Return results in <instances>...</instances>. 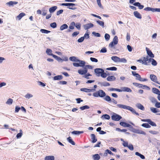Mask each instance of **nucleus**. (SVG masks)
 Instances as JSON below:
<instances>
[{
    "mask_svg": "<svg viewBox=\"0 0 160 160\" xmlns=\"http://www.w3.org/2000/svg\"><path fill=\"white\" fill-rule=\"evenodd\" d=\"M116 106L120 108L128 110L131 111L133 113L138 116L139 115V113L136 112L134 109L129 106L119 104H117Z\"/></svg>",
    "mask_w": 160,
    "mask_h": 160,
    "instance_id": "f257e3e1",
    "label": "nucleus"
},
{
    "mask_svg": "<svg viewBox=\"0 0 160 160\" xmlns=\"http://www.w3.org/2000/svg\"><path fill=\"white\" fill-rule=\"evenodd\" d=\"M118 37L117 36H115L114 37L112 41L109 43V47L112 48H114L115 46L118 44Z\"/></svg>",
    "mask_w": 160,
    "mask_h": 160,
    "instance_id": "f03ea898",
    "label": "nucleus"
},
{
    "mask_svg": "<svg viewBox=\"0 0 160 160\" xmlns=\"http://www.w3.org/2000/svg\"><path fill=\"white\" fill-rule=\"evenodd\" d=\"M77 62H78L79 63L76 62L73 63V65L75 67H83L86 64V62L82 60H80V61H78Z\"/></svg>",
    "mask_w": 160,
    "mask_h": 160,
    "instance_id": "7ed1b4c3",
    "label": "nucleus"
},
{
    "mask_svg": "<svg viewBox=\"0 0 160 160\" xmlns=\"http://www.w3.org/2000/svg\"><path fill=\"white\" fill-rule=\"evenodd\" d=\"M122 118V117L116 113H113L111 116L112 119L113 120L118 121Z\"/></svg>",
    "mask_w": 160,
    "mask_h": 160,
    "instance_id": "20e7f679",
    "label": "nucleus"
},
{
    "mask_svg": "<svg viewBox=\"0 0 160 160\" xmlns=\"http://www.w3.org/2000/svg\"><path fill=\"white\" fill-rule=\"evenodd\" d=\"M141 121L143 122H148L152 126H156L157 125L156 123L152 121L151 119H142Z\"/></svg>",
    "mask_w": 160,
    "mask_h": 160,
    "instance_id": "39448f33",
    "label": "nucleus"
},
{
    "mask_svg": "<svg viewBox=\"0 0 160 160\" xmlns=\"http://www.w3.org/2000/svg\"><path fill=\"white\" fill-rule=\"evenodd\" d=\"M151 80L153 82L160 85V82L157 81V78L156 76L154 74H151L150 76Z\"/></svg>",
    "mask_w": 160,
    "mask_h": 160,
    "instance_id": "423d86ee",
    "label": "nucleus"
},
{
    "mask_svg": "<svg viewBox=\"0 0 160 160\" xmlns=\"http://www.w3.org/2000/svg\"><path fill=\"white\" fill-rule=\"evenodd\" d=\"M103 70L101 68H97L94 69V72L96 73L97 76L99 77L100 76L102 73L103 72Z\"/></svg>",
    "mask_w": 160,
    "mask_h": 160,
    "instance_id": "0eeeda50",
    "label": "nucleus"
},
{
    "mask_svg": "<svg viewBox=\"0 0 160 160\" xmlns=\"http://www.w3.org/2000/svg\"><path fill=\"white\" fill-rule=\"evenodd\" d=\"M152 58H150L147 56L144 57V64L147 65L148 63L151 62Z\"/></svg>",
    "mask_w": 160,
    "mask_h": 160,
    "instance_id": "6e6552de",
    "label": "nucleus"
},
{
    "mask_svg": "<svg viewBox=\"0 0 160 160\" xmlns=\"http://www.w3.org/2000/svg\"><path fill=\"white\" fill-rule=\"evenodd\" d=\"M88 72V70L87 68H84V69H79L78 70V72L80 75H84L86 74Z\"/></svg>",
    "mask_w": 160,
    "mask_h": 160,
    "instance_id": "1a4fd4ad",
    "label": "nucleus"
},
{
    "mask_svg": "<svg viewBox=\"0 0 160 160\" xmlns=\"http://www.w3.org/2000/svg\"><path fill=\"white\" fill-rule=\"evenodd\" d=\"M98 84L101 87H107L109 86L110 85V84L107 82H98Z\"/></svg>",
    "mask_w": 160,
    "mask_h": 160,
    "instance_id": "9d476101",
    "label": "nucleus"
},
{
    "mask_svg": "<svg viewBox=\"0 0 160 160\" xmlns=\"http://www.w3.org/2000/svg\"><path fill=\"white\" fill-rule=\"evenodd\" d=\"M80 90L86 92H90L95 91V89H89L87 88H82L80 89Z\"/></svg>",
    "mask_w": 160,
    "mask_h": 160,
    "instance_id": "9b49d317",
    "label": "nucleus"
},
{
    "mask_svg": "<svg viewBox=\"0 0 160 160\" xmlns=\"http://www.w3.org/2000/svg\"><path fill=\"white\" fill-rule=\"evenodd\" d=\"M93 24L92 23H88L83 25L84 28L85 30H87L93 27Z\"/></svg>",
    "mask_w": 160,
    "mask_h": 160,
    "instance_id": "f8f14e48",
    "label": "nucleus"
},
{
    "mask_svg": "<svg viewBox=\"0 0 160 160\" xmlns=\"http://www.w3.org/2000/svg\"><path fill=\"white\" fill-rule=\"evenodd\" d=\"M120 89L121 91V92H131L132 91L130 88L126 87H122Z\"/></svg>",
    "mask_w": 160,
    "mask_h": 160,
    "instance_id": "ddd939ff",
    "label": "nucleus"
},
{
    "mask_svg": "<svg viewBox=\"0 0 160 160\" xmlns=\"http://www.w3.org/2000/svg\"><path fill=\"white\" fill-rule=\"evenodd\" d=\"M69 59L70 61L72 62H77L78 61H80V60L78 59L77 57L75 56L70 57Z\"/></svg>",
    "mask_w": 160,
    "mask_h": 160,
    "instance_id": "4468645a",
    "label": "nucleus"
},
{
    "mask_svg": "<svg viewBox=\"0 0 160 160\" xmlns=\"http://www.w3.org/2000/svg\"><path fill=\"white\" fill-rule=\"evenodd\" d=\"M146 49L147 50V53L148 55L151 58H154V55L152 53L151 51L149 50L147 48H146Z\"/></svg>",
    "mask_w": 160,
    "mask_h": 160,
    "instance_id": "2eb2a0df",
    "label": "nucleus"
},
{
    "mask_svg": "<svg viewBox=\"0 0 160 160\" xmlns=\"http://www.w3.org/2000/svg\"><path fill=\"white\" fill-rule=\"evenodd\" d=\"M134 16L137 18L139 19L142 18V16L140 14L138 11H135L133 12Z\"/></svg>",
    "mask_w": 160,
    "mask_h": 160,
    "instance_id": "dca6fc26",
    "label": "nucleus"
},
{
    "mask_svg": "<svg viewBox=\"0 0 160 160\" xmlns=\"http://www.w3.org/2000/svg\"><path fill=\"white\" fill-rule=\"evenodd\" d=\"M120 125L124 127L130 128L131 127L130 125L124 122H121L120 123Z\"/></svg>",
    "mask_w": 160,
    "mask_h": 160,
    "instance_id": "f3484780",
    "label": "nucleus"
},
{
    "mask_svg": "<svg viewBox=\"0 0 160 160\" xmlns=\"http://www.w3.org/2000/svg\"><path fill=\"white\" fill-rule=\"evenodd\" d=\"M107 80L108 81H113L115 80L116 78L114 76H111L108 77L107 78Z\"/></svg>",
    "mask_w": 160,
    "mask_h": 160,
    "instance_id": "a211bd4d",
    "label": "nucleus"
},
{
    "mask_svg": "<svg viewBox=\"0 0 160 160\" xmlns=\"http://www.w3.org/2000/svg\"><path fill=\"white\" fill-rule=\"evenodd\" d=\"M132 72L133 75L137 78L136 79L139 80L141 78L140 76L138 73H136L135 72L132 71Z\"/></svg>",
    "mask_w": 160,
    "mask_h": 160,
    "instance_id": "6ab92c4d",
    "label": "nucleus"
},
{
    "mask_svg": "<svg viewBox=\"0 0 160 160\" xmlns=\"http://www.w3.org/2000/svg\"><path fill=\"white\" fill-rule=\"evenodd\" d=\"M136 106L138 109L142 110H144V108L142 105L139 103H137L136 104Z\"/></svg>",
    "mask_w": 160,
    "mask_h": 160,
    "instance_id": "aec40b11",
    "label": "nucleus"
},
{
    "mask_svg": "<svg viewBox=\"0 0 160 160\" xmlns=\"http://www.w3.org/2000/svg\"><path fill=\"white\" fill-rule=\"evenodd\" d=\"M111 59L115 62H119V58L116 56H113L111 57Z\"/></svg>",
    "mask_w": 160,
    "mask_h": 160,
    "instance_id": "412c9836",
    "label": "nucleus"
},
{
    "mask_svg": "<svg viewBox=\"0 0 160 160\" xmlns=\"http://www.w3.org/2000/svg\"><path fill=\"white\" fill-rule=\"evenodd\" d=\"M93 96L96 98H98L100 97V90L96 92H93L92 94Z\"/></svg>",
    "mask_w": 160,
    "mask_h": 160,
    "instance_id": "4be33fe9",
    "label": "nucleus"
},
{
    "mask_svg": "<svg viewBox=\"0 0 160 160\" xmlns=\"http://www.w3.org/2000/svg\"><path fill=\"white\" fill-rule=\"evenodd\" d=\"M57 7L56 6H54L49 8V11L50 13L54 12L57 9Z\"/></svg>",
    "mask_w": 160,
    "mask_h": 160,
    "instance_id": "5701e85b",
    "label": "nucleus"
},
{
    "mask_svg": "<svg viewBox=\"0 0 160 160\" xmlns=\"http://www.w3.org/2000/svg\"><path fill=\"white\" fill-rule=\"evenodd\" d=\"M133 5L135 6H138L139 8L140 9H142L144 7L142 5H141L140 3L139 2H136L134 3L133 4Z\"/></svg>",
    "mask_w": 160,
    "mask_h": 160,
    "instance_id": "b1692460",
    "label": "nucleus"
},
{
    "mask_svg": "<svg viewBox=\"0 0 160 160\" xmlns=\"http://www.w3.org/2000/svg\"><path fill=\"white\" fill-rule=\"evenodd\" d=\"M18 3V2L16 1H10L6 3L7 5L9 6H13L14 5Z\"/></svg>",
    "mask_w": 160,
    "mask_h": 160,
    "instance_id": "393cba45",
    "label": "nucleus"
},
{
    "mask_svg": "<svg viewBox=\"0 0 160 160\" xmlns=\"http://www.w3.org/2000/svg\"><path fill=\"white\" fill-rule=\"evenodd\" d=\"M63 77L60 75L55 76L53 77V79L54 80H59L62 79Z\"/></svg>",
    "mask_w": 160,
    "mask_h": 160,
    "instance_id": "a878e982",
    "label": "nucleus"
},
{
    "mask_svg": "<svg viewBox=\"0 0 160 160\" xmlns=\"http://www.w3.org/2000/svg\"><path fill=\"white\" fill-rule=\"evenodd\" d=\"M92 158L93 160H99L100 158V157L99 154H97L93 155Z\"/></svg>",
    "mask_w": 160,
    "mask_h": 160,
    "instance_id": "bb28decb",
    "label": "nucleus"
},
{
    "mask_svg": "<svg viewBox=\"0 0 160 160\" xmlns=\"http://www.w3.org/2000/svg\"><path fill=\"white\" fill-rule=\"evenodd\" d=\"M100 98H103L106 95V94L105 92L102 90H100Z\"/></svg>",
    "mask_w": 160,
    "mask_h": 160,
    "instance_id": "cd10ccee",
    "label": "nucleus"
},
{
    "mask_svg": "<svg viewBox=\"0 0 160 160\" xmlns=\"http://www.w3.org/2000/svg\"><path fill=\"white\" fill-rule=\"evenodd\" d=\"M25 15V14L24 12H22L20 13L18 15L17 17V18L19 20H20L22 17Z\"/></svg>",
    "mask_w": 160,
    "mask_h": 160,
    "instance_id": "c85d7f7f",
    "label": "nucleus"
},
{
    "mask_svg": "<svg viewBox=\"0 0 160 160\" xmlns=\"http://www.w3.org/2000/svg\"><path fill=\"white\" fill-rule=\"evenodd\" d=\"M67 140L72 145H75V143L72 139L71 138V137H68L67 138Z\"/></svg>",
    "mask_w": 160,
    "mask_h": 160,
    "instance_id": "c756f323",
    "label": "nucleus"
},
{
    "mask_svg": "<svg viewBox=\"0 0 160 160\" xmlns=\"http://www.w3.org/2000/svg\"><path fill=\"white\" fill-rule=\"evenodd\" d=\"M83 132V131H74L71 132L72 134L78 135L82 133Z\"/></svg>",
    "mask_w": 160,
    "mask_h": 160,
    "instance_id": "7c9ffc66",
    "label": "nucleus"
},
{
    "mask_svg": "<svg viewBox=\"0 0 160 160\" xmlns=\"http://www.w3.org/2000/svg\"><path fill=\"white\" fill-rule=\"evenodd\" d=\"M152 92L155 94H158H158H160V91H159V90L155 88H152Z\"/></svg>",
    "mask_w": 160,
    "mask_h": 160,
    "instance_id": "2f4dec72",
    "label": "nucleus"
},
{
    "mask_svg": "<svg viewBox=\"0 0 160 160\" xmlns=\"http://www.w3.org/2000/svg\"><path fill=\"white\" fill-rule=\"evenodd\" d=\"M44 159L45 160H54V157L52 156H48L45 157Z\"/></svg>",
    "mask_w": 160,
    "mask_h": 160,
    "instance_id": "473e14b6",
    "label": "nucleus"
},
{
    "mask_svg": "<svg viewBox=\"0 0 160 160\" xmlns=\"http://www.w3.org/2000/svg\"><path fill=\"white\" fill-rule=\"evenodd\" d=\"M91 138L92 140V142L93 143H95V142L97 141V139L95 138V135L94 134H92L91 135Z\"/></svg>",
    "mask_w": 160,
    "mask_h": 160,
    "instance_id": "72a5a7b5",
    "label": "nucleus"
},
{
    "mask_svg": "<svg viewBox=\"0 0 160 160\" xmlns=\"http://www.w3.org/2000/svg\"><path fill=\"white\" fill-rule=\"evenodd\" d=\"M52 50L48 48L46 50V52L47 54L49 55L52 56L53 57V55H54L52 53Z\"/></svg>",
    "mask_w": 160,
    "mask_h": 160,
    "instance_id": "f704fd0d",
    "label": "nucleus"
},
{
    "mask_svg": "<svg viewBox=\"0 0 160 160\" xmlns=\"http://www.w3.org/2000/svg\"><path fill=\"white\" fill-rule=\"evenodd\" d=\"M53 57L54 58H55L56 60L59 62H62V59L56 55H53Z\"/></svg>",
    "mask_w": 160,
    "mask_h": 160,
    "instance_id": "c9c22d12",
    "label": "nucleus"
},
{
    "mask_svg": "<svg viewBox=\"0 0 160 160\" xmlns=\"http://www.w3.org/2000/svg\"><path fill=\"white\" fill-rule=\"evenodd\" d=\"M102 118L103 119L109 120L110 118V116L109 115L106 114L103 115L102 117Z\"/></svg>",
    "mask_w": 160,
    "mask_h": 160,
    "instance_id": "e433bc0d",
    "label": "nucleus"
},
{
    "mask_svg": "<svg viewBox=\"0 0 160 160\" xmlns=\"http://www.w3.org/2000/svg\"><path fill=\"white\" fill-rule=\"evenodd\" d=\"M68 28V26L66 24H63L62 25L60 28L61 30H63L64 29H67Z\"/></svg>",
    "mask_w": 160,
    "mask_h": 160,
    "instance_id": "4c0bfd02",
    "label": "nucleus"
},
{
    "mask_svg": "<svg viewBox=\"0 0 160 160\" xmlns=\"http://www.w3.org/2000/svg\"><path fill=\"white\" fill-rule=\"evenodd\" d=\"M135 154L136 155L139 156L142 159H144L145 158L144 155L140 154L138 152H136Z\"/></svg>",
    "mask_w": 160,
    "mask_h": 160,
    "instance_id": "58836bf2",
    "label": "nucleus"
},
{
    "mask_svg": "<svg viewBox=\"0 0 160 160\" xmlns=\"http://www.w3.org/2000/svg\"><path fill=\"white\" fill-rule=\"evenodd\" d=\"M33 97V96L32 94L28 93H27L25 96V97L28 99H29L30 98H32Z\"/></svg>",
    "mask_w": 160,
    "mask_h": 160,
    "instance_id": "ea45409f",
    "label": "nucleus"
},
{
    "mask_svg": "<svg viewBox=\"0 0 160 160\" xmlns=\"http://www.w3.org/2000/svg\"><path fill=\"white\" fill-rule=\"evenodd\" d=\"M136 133L143 134L144 135H146V133L145 132L142 130L138 129H137V131L136 132Z\"/></svg>",
    "mask_w": 160,
    "mask_h": 160,
    "instance_id": "a19ab883",
    "label": "nucleus"
},
{
    "mask_svg": "<svg viewBox=\"0 0 160 160\" xmlns=\"http://www.w3.org/2000/svg\"><path fill=\"white\" fill-rule=\"evenodd\" d=\"M90 32H89L87 30L86 32V33L84 35V36L83 37H84V39L85 38L86 39H88V38L89 37V35Z\"/></svg>",
    "mask_w": 160,
    "mask_h": 160,
    "instance_id": "79ce46f5",
    "label": "nucleus"
},
{
    "mask_svg": "<svg viewBox=\"0 0 160 160\" xmlns=\"http://www.w3.org/2000/svg\"><path fill=\"white\" fill-rule=\"evenodd\" d=\"M90 107L87 105H85L80 108V109L82 110H83L85 109H88Z\"/></svg>",
    "mask_w": 160,
    "mask_h": 160,
    "instance_id": "37998d69",
    "label": "nucleus"
},
{
    "mask_svg": "<svg viewBox=\"0 0 160 160\" xmlns=\"http://www.w3.org/2000/svg\"><path fill=\"white\" fill-rule=\"evenodd\" d=\"M141 126L142 127L146 128H151V126L148 123H144L142 124Z\"/></svg>",
    "mask_w": 160,
    "mask_h": 160,
    "instance_id": "c03bdc74",
    "label": "nucleus"
},
{
    "mask_svg": "<svg viewBox=\"0 0 160 160\" xmlns=\"http://www.w3.org/2000/svg\"><path fill=\"white\" fill-rule=\"evenodd\" d=\"M104 99L108 102H111V99L110 97L108 95L105 96V98H104Z\"/></svg>",
    "mask_w": 160,
    "mask_h": 160,
    "instance_id": "a18cd8bd",
    "label": "nucleus"
},
{
    "mask_svg": "<svg viewBox=\"0 0 160 160\" xmlns=\"http://www.w3.org/2000/svg\"><path fill=\"white\" fill-rule=\"evenodd\" d=\"M150 110L153 113H156L159 112V110H158L154 108H151Z\"/></svg>",
    "mask_w": 160,
    "mask_h": 160,
    "instance_id": "49530a36",
    "label": "nucleus"
},
{
    "mask_svg": "<svg viewBox=\"0 0 160 160\" xmlns=\"http://www.w3.org/2000/svg\"><path fill=\"white\" fill-rule=\"evenodd\" d=\"M62 6H75V4L72 3H62L61 4Z\"/></svg>",
    "mask_w": 160,
    "mask_h": 160,
    "instance_id": "de8ad7c7",
    "label": "nucleus"
},
{
    "mask_svg": "<svg viewBox=\"0 0 160 160\" xmlns=\"http://www.w3.org/2000/svg\"><path fill=\"white\" fill-rule=\"evenodd\" d=\"M97 23L100 26L103 28L104 27V22L103 21L98 20L97 21Z\"/></svg>",
    "mask_w": 160,
    "mask_h": 160,
    "instance_id": "09e8293b",
    "label": "nucleus"
},
{
    "mask_svg": "<svg viewBox=\"0 0 160 160\" xmlns=\"http://www.w3.org/2000/svg\"><path fill=\"white\" fill-rule=\"evenodd\" d=\"M40 31L42 33L46 34L50 32V31L44 29H41L40 30Z\"/></svg>",
    "mask_w": 160,
    "mask_h": 160,
    "instance_id": "8fccbe9b",
    "label": "nucleus"
},
{
    "mask_svg": "<svg viewBox=\"0 0 160 160\" xmlns=\"http://www.w3.org/2000/svg\"><path fill=\"white\" fill-rule=\"evenodd\" d=\"M13 102V100L11 98L8 99L6 102V103L8 105H11Z\"/></svg>",
    "mask_w": 160,
    "mask_h": 160,
    "instance_id": "3c124183",
    "label": "nucleus"
},
{
    "mask_svg": "<svg viewBox=\"0 0 160 160\" xmlns=\"http://www.w3.org/2000/svg\"><path fill=\"white\" fill-rule=\"evenodd\" d=\"M127 62V61L126 59L124 58H119V62H123L126 63Z\"/></svg>",
    "mask_w": 160,
    "mask_h": 160,
    "instance_id": "603ef678",
    "label": "nucleus"
},
{
    "mask_svg": "<svg viewBox=\"0 0 160 160\" xmlns=\"http://www.w3.org/2000/svg\"><path fill=\"white\" fill-rule=\"evenodd\" d=\"M151 62L153 66H156L157 64V63L156 60L152 58L151 60Z\"/></svg>",
    "mask_w": 160,
    "mask_h": 160,
    "instance_id": "864d4df0",
    "label": "nucleus"
},
{
    "mask_svg": "<svg viewBox=\"0 0 160 160\" xmlns=\"http://www.w3.org/2000/svg\"><path fill=\"white\" fill-rule=\"evenodd\" d=\"M104 38L106 41H108L110 39V36L109 34L106 33L105 35Z\"/></svg>",
    "mask_w": 160,
    "mask_h": 160,
    "instance_id": "5fc2aeb1",
    "label": "nucleus"
},
{
    "mask_svg": "<svg viewBox=\"0 0 160 160\" xmlns=\"http://www.w3.org/2000/svg\"><path fill=\"white\" fill-rule=\"evenodd\" d=\"M106 70H108L111 71H116L117 70V68L114 67L108 68H106Z\"/></svg>",
    "mask_w": 160,
    "mask_h": 160,
    "instance_id": "6e6d98bb",
    "label": "nucleus"
},
{
    "mask_svg": "<svg viewBox=\"0 0 160 160\" xmlns=\"http://www.w3.org/2000/svg\"><path fill=\"white\" fill-rule=\"evenodd\" d=\"M109 90L110 91H115L118 92H121V91L120 89L114 88H110L109 89Z\"/></svg>",
    "mask_w": 160,
    "mask_h": 160,
    "instance_id": "4d7b16f0",
    "label": "nucleus"
},
{
    "mask_svg": "<svg viewBox=\"0 0 160 160\" xmlns=\"http://www.w3.org/2000/svg\"><path fill=\"white\" fill-rule=\"evenodd\" d=\"M144 10L146 11H151L153 12V8L149 7L144 8Z\"/></svg>",
    "mask_w": 160,
    "mask_h": 160,
    "instance_id": "13d9d810",
    "label": "nucleus"
},
{
    "mask_svg": "<svg viewBox=\"0 0 160 160\" xmlns=\"http://www.w3.org/2000/svg\"><path fill=\"white\" fill-rule=\"evenodd\" d=\"M149 132L151 134L153 135L157 134L158 133V132L154 130H150Z\"/></svg>",
    "mask_w": 160,
    "mask_h": 160,
    "instance_id": "bf43d9fd",
    "label": "nucleus"
},
{
    "mask_svg": "<svg viewBox=\"0 0 160 160\" xmlns=\"http://www.w3.org/2000/svg\"><path fill=\"white\" fill-rule=\"evenodd\" d=\"M116 131H118L119 132H125L127 131V130L126 129H121L120 128H116Z\"/></svg>",
    "mask_w": 160,
    "mask_h": 160,
    "instance_id": "052dcab7",
    "label": "nucleus"
},
{
    "mask_svg": "<svg viewBox=\"0 0 160 160\" xmlns=\"http://www.w3.org/2000/svg\"><path fill=\"white\" fill-rule=\"evenodd\" d=\"M107 75L108 74H107L106 73L104 72V71L103 70V72L102 73L100 76H101L103 78H105L107 77Z\"/></svg>",
    "mask_w": 160,
    "mask_h": 160,
    "instance_id": "680f3d73",
    "label": "nucleus"
},
{
    "mask_svg": "<svg viewBox=\"0 0 160 160\" xmlns=\"http://www.w3.org/2000/svg\"><path fill=\"white\" fill-rule=\"evenodd\" d=\"M75 26L78 29L80 30V29L81 24L80 23H76Z\"/></svg>",
    "mask_w": 160,
    "mask_h": 160,
    "instance_id": "e2e57ef3",
    "label": "nucleus"
},
{
    "mask_svg": "<svg viewBox=\"0 0 160 160\" xmlns=\"http://www.w3.org/2000/svg\"><path fill=\"white\" fill-rule=\"evenodd\" d=\"M92 34L94 35L95 37H100V35L98 33L96 32H92Z\"/></svg>",
    "mask_w": 160,
    "mask_h": 160,
    "instance_id": "0e129e2a",
    "label": "nucleus"
},
{
    "mask_svg": "<svg viewBox=\"0 0 160 160\" xmlns=\"http://www.w3.org/2000/svg\"><path fill=\"white\" fill-rule=\"evenodd\" d=\"M97 2V3L98 4V6L99 7H100L101 8H102L103 7L102 6L101 3V0H96Z\"/></svg>",
    "mask_w": 160,
    "mask_h": 160,
    "instance_id": "69168bd1",
    "label": "nucleus"
},
{
    "mask_svg": "<svg viewBox=\"0 0 160 160\" xmlns=\"http://www.w3.org/2000/svg\"><path fill=\"white\" fill-rule=\"evenodd\" d=\"M50 26L51 27H52L53 28H56V27L57 26V24H56V22H54L51 23L50 24Z\"/></svg>",
    "mask_w": 160,
    "mask_h": 160,
    "instance_id": "338daca9",
    "label": "nucleus"
},
{
    "mask_svg": "<svg viewBox=\"0 0 160 160\" xmlns=\"http://www.w3.org/2000/svg\"><path fill=\"white\" fill-rule=\"evenodd\" d=\"M90 60L92 62H98V59L94 58H90Z\"/></svg>",
    "mask_w": 160,
    "mask_h": 160,
    "instance_id": "774afa93",
    "label": "nucleus"
}]
</instances>
